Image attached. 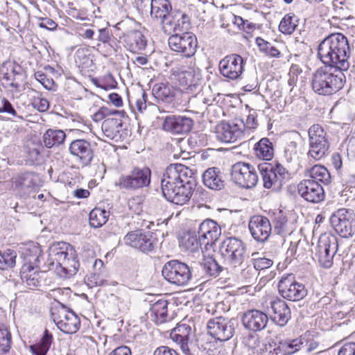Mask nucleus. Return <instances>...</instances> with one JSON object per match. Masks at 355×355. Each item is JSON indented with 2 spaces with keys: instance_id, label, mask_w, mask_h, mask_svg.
Here are the masks:
<instances>
[{
  "instance_id": "1",
  "label": "nucleus",
  "mask_w": 355,
  "mask_h": 355,
  "mask_svg": "<svg viewBox=\"0 0 355 355\" xmlns=\"http://www.w3.org/2000/svg\"><path fill=\"white\" fill-rule=\"evenodd\" d=\"M164 177L161 185L164 198L178 205L189 202L196 187L192 170L182 164H171L166 168Z\"/></svg>"
},
{
  "instance_id": "2",
  "label": "nucleus",
  "mask_w": 355,
  "mask_h": 355,
  "mask_svg": "<svg viewBox=\"0 0 355 355\" xmlns=\"http://www.w3.org/2000/svg\"><path fill=\"white\" fill-rule=\"evenodd\" d=\"M318 56L327 67L338 71H347L350 66V46L347 38L342 33H332L318 45Z\"/></svg>"
},
{
  "instance_id": "3",
  "label": "nucleus",
  "mask_w": 355,
  "mask_h": 355,
  "mask_svg": "<svg viewBox=\"0 0 355 355\" xmlns=\"http://www.w3.org/2000/svg\"><path fill=\"white\" fill-rule=\"evenodd\" d=\"M80 264L71 245L59 242L49 248V258L40 269L54 270L62 278L70 277L78 272Z\"/></svg>"
},
{
  "instance_id": "4",
  "label": "nucleus",
  "mask_w": 355,
  "mask_h": 355,
  "mask_svg": "<svg viewBox=\"0 0 355 355\" xmlns=\"http://www.w3.org/2000/svg\"><path fill=\"white\" fill-rule=\"evenodd\" d=\"M324 66L318 69L312 76L311 87L320 95H331L339 91L344 85L345 76L342 71Z\"/></svg>"
},
{
  "instance_id": "5",
  "label": "nucleus",
  "mask_w": 355,
  "mask_h": 355,
  "mask_svg": "<svg viewBox=\"0 0 355 355\" xmlns=\"http://www.w3.org/2000/svg\"><path fill=\"white\" fill-rule=\"evenodd\" d=\"M246 246L243 241L232 236L224 239L218 248V254L225 265L233 267L240 266L245 258Z\"/></svg>"
},
{
  "instance_id": "6",
  "label": "nucleus",
  "mask_w": 355,
  "mask_h": 355,
  "mask_svg": "<svg viewBox=\"0 0 355 355\" xmlns=\"http://www.w3.org/2000/svg\"><path fill=\"white\" fill-rule=\"evenodd\" d=\"M196 269L198 268L194 265L189 266L178 260H171L164 264L162 273L164 279L171 284L184 286L196 274Z\"/></svg>"
},
{
  "instance_id": "7",
  "label": "nucleus",
  "mask_w": 355,
  "mask_h": 355,
  "mask_svg": "<svg viewBox=\"0 0 355 355\" xmlns=\"http://www.w3.org/2000/svg\"><path fill=\"white\" fill-rule=\"evenodd\" d=\"M151 170L147 166H135L128 175H121L117 185L122 189L136 191L149 187Z\"/></svg>"
},
{
  "instance_id": "8",
  "label": "nucleus",
  "mask_w": 355,
  "mask_h": 355,
  "mask_svg": "<svg viewBox=\"0 0 355 355\" xmlns=\"http://www.w3.org/2000/svg\"><path fill=\"white\" fill-rule=\"evenodd\" d=\"M238 325L236 318L216 317L208 321V334L216 340L225 342L234 336Z\"/></svg>"
},
{
  "instance_id": "9",
  "label": "nucleus",
  "mask_w": 355,
  "mask_h": 355,
  "mask_svg": "<svg viewBox=\"0 0 355 355\" xmlns=\"http://www.w3.org/2000/svg\"><path fill=\"white\" fill-rule=\"evenodd\" d=\"M168 44L171 51L187 58L196 54L198 47L197 37L191 32L175 33L171 35L168 37Z\"/></svg>"
},
{
  "instance_id": "10",
  "label": "nucleus",
  "mask_w": 355,
  "mask_h": 355,
  "mask_svg": "<svg viewBox=\"0 0 355 355\" xmlns=\"http://www.w3.org/2000/svg\"><path fill=\"white\" fill-rule=\"evenodd\" d=\"M40 252V249L36 248L35 255L33 257V259L29 258L28 262L23 265L20 272L22 282L30 289H34L41 285L40 272L47 271L40 269V267H42V265H40L41 260H44L43 255Z\"/></svg>"
},
{
  "instance_id": "11",
  "label": "nucleus",
  "mask_w": 355,
  "mask_h": 355,
  "mask_svg": "<svg viewBox=\"0 0 355 355\" xmlns=\"http://www.w3.org/2000/svg\"><path fill=\"white\" fill-rule=\"evenodd\" d=\"M59 307L52 311V318L58 328L65 334H75L80 328V320L78 315L64 304L58 302Z\"/></svg>"
},
{
  "instance_id": "12",
  "label": "nucleus",
  "mask_w": 355,
  "mask_h": 355,
  "mask_svg": "<svg viewBox=\"0 0 355 355\" xmlns=\"http://www.w3.org/2000/svg\"><path fill=\"white\" fill-rule=\"evenodd\" d=\"M331 225L343 238L352 237L355 234V215L352 210L340 209L329 219Z\"/></svg>"
},
{
  "instance_id": "13",
  "label": "nucleus",
  "mask_w": 355,
  "mask_h": 355,
  "mask_svg": "<svg viewBox=\"0 0 355 355\" xmlns=\"http://www.w3.org/2000/svg\"><path fill=\"white\" fill-rule=\"evenodd\" d=\"M338 248L337 238L333 235L324 234L320 236L315 256L319 263L325 268L333 265V259Z\"/></svg>"
},
{
  "instance_id": "14",
  "label": "nucleus",
  "mask_w": 355,
  "mask_h": 355,
  "mask_svg": "<svg viewBox=\"0 0 355 355\" xmlns=\"http://www.w3.org/2000/svg\"><path fill=\"white\" fill-rule=\"evenodd\" d=\"M230 175L232 181L242 188H253L258 182L254 167L245 162H239L232 165Z\"/></svg>"
},
{
  "instance_id": "15",
  "label": "nucleus",
  "mask_w": 355,
  "mask_h": 355,
  "mask_svg": "<svg viewBox=\"0 0 355 355\" xmlns=\"http://www.w3.org/2000/svg\"><path fill=\"white\" fill-rule=\"evenodd\" d=\"M277 288L279 295L289 301H300L307 295L305 286L296 282L292 274L283 276L278 283Z\"/></svg>"
},
{
  "instance_id": "16",
  "label": "nucleus",
  "mask_w": 355,
  "mask_h": 355,
  "mask_svg": "<svg viewBox=\"0 0 355 355\" xmlns=\"http://www.w3.org/2000/svg\"><path fill=\"white\" fill-rule=\"evenodd\" d=\"M323 128L318 124L311 125L309 130L310 150L307 155L314 160L322 158L328 150L329 144Z\"/></svg>"
},
{
  "instance_id": "17",
  "label": "nucleus",
  "mask_w": 355,
  "mask_h": 355,
  "mask_svg": "<svg viewBox=\"0 0 355 355\" xmlns=\"http://www.w3.org/2000/svg\"><path fill=\"white\" fill-rule=\"evenodd\" d=\"M123 241L126 245L145 253L152 252L157 245V238L155 233L143 232L141 230L128 233L123 238Z\"/></svg>"
},
{
  "instance_id": "18",
  "label": "nucleus",
  "mask_w": 355,
  "mask_h": 355,
  "mask_svg": "<svg viewBox=\"0 0 355 355\" xmlns=\"http://www.w3.org/2000/svg\"><path fill=\"white\" fill-rule=\"evenodd\" d=\"M220 73L225 78L235 80L241 76L244 71V60L239 54L226 55L219 62Z\"/></svg>"
},
{
  "instance_id": "19",
  "label": "nucleus",
  "mask_w": 355,
  "mask_h": 355,
  "mask_svg": "<svg viewBox=\"0 0 355 355\" xmlns=\"http://www.w3.org/2000/svg\"><path fill=\"white\" fill-rule=\"evenodd\" d=\"M17 194L21 198H35L37 189L34 175L29 172L21 173L12 178Z\"/></svg>"
},
{
  "instance_id": "20",
  "label": "nucleus",
  "mask_w": 355,
  "mask_h": 355,
  "mask_svg": "<svg viewBox=\"0 0 355 355\" xmlns=\"http://www.w3.org/2000/svg\"><path fill=\"white\" fill-rule=\"evenodd\" d=\"M298 194L306 201L319 203L324 200L322 186L315 180L304 179L297 184Z\"/></svg>"
},
{
  "instance_id": "21",
  "label": "nucleus",
  "mask_w": 355,
  "mask_h": 355,
  "mask_svg": "<svg viewBox=\"0 0 355 355\" xmlns=\"http://www.w3.org/2000/svg\"><path fill=\"white\" fill-rule=\"evenodd\" d=\"M198 234L204 243L205 250L214 248L221 236V228L214 220L207 218L200 223Z\"/></svg>"
},
{
  "instance_id": "22",
  "label": "nucleus",
  "mask_w": 355,
  "mask_h": 355,
  "mask_svg": "<svg viewBox=\"0 0 355 355\" xmlns=\"http://www.w3.org/2000/svg\"><path fill=\"white\" fill-rule=\"evenodd\" d=\"M69 150L83 167L90 166L94 155L89 141L80 139L73 140L69 144Z\"/></svg>"
},
{
  "instance_id": "23",
  "label": "nucleus",
  "mask_w": 355,
  "mask_h": 355,
  "mask_svg": "<svg viewBox=\"0 0 355 355\" xmlns=\"http://www.w3.org/2000/svg\"><path fill=\"white\" fill-rule=\"evenodd\" d=\"M193 120L185 116L168 115L162 123V129L174 135H184L189 132L193 126Z\"/></svg>"
},
{
  "instance_id": "24",
  "label": "nucleus",
  "mask_w": 355,
  "mask_h": 355,
  "mask_svg": "<svg viewBox=\"0 0 355 355\" xmlns=\"http://www.w3.org/2000/svg\"><path fill=\"white\" fill-rule=\"evenodd\" d=\"M172 74L175 80L184 89L191 92H196L200 86L202 76L198 69L189 68L187 70L171 69Z\"/></svg>"
},
{
  "instance_id": "25",
  "label": "nucleus",
  "mask_w": 355,
  "mask_h": 355,
  "mask_svg": "<svg viewBox=\"0 0 355 355\" xmlns=\"http://www.w3.org/2000/svg\"><path fill=\"white\" fill-rule=\"evenodd\" d=\"M268 316L264 312L257 310H248L243 313L241 322L245 329L257 332L263 330L268 322Z\"/></svg>"
},
{
  "instance_id": "26",
  "label": "nucleus",
  "mask_w": 355,
  "mask_h": 355,
  "mask_svg": "<svg viewBox=\"0 0 355 355\" xmlns=\"http://www.w3.org/2000/svg\"><path fill=\"white\" fill-rule=\"evenodd\" d=\"M248 227L252 237L258 242L266 241L270 236L272 230L269 220L262 216L252 217Z\"/></svg>"
},
{
  "instance_id": "27",
  "label": "nucleus",
  "mask_w": 355,
  "mask_h": 355,
  "mask_svg": "<svg viewBox=\"0 0 355 355\" xmlns=\"http://www.w3.org/2000/svg\"><path fill=\"white\" fill-rule=\"evenodd\" d=\"M194 335V331L189 324L182 320L178 323L170 334L171 338L180 345L182 352H189V341Z\"/></svg>"
},
{
  "instance_id": "28",
  "label": "nucleus",
  "mask_w": 355,
  "mask_h": 355,
  "mask_svg": "<svg viewBox=\"0 0 355 355\" xmlns=\"http://www.w3.org/2000/svg\"><path fill=\"white\" fill-rule=\"evenodd\" d=\"M239 123L221 122L216 126L217 139L225 143H234L243 136Z\"/></svg>"
},
{
  "instance_id": "29",
  "label": "nucleus",
  "mask_w": 355,
  "mask_h": 355,
  "mask_svg": "<svg viewBox=\"0 0 355 355\" xmlns=\"http://www.w3.org/2000/svg\"><path fill=\"white\" fill-rule=\"evenodd\" d=\"M194 266L197 267L196 269V274L195 276H200L205 274L209 277H218L220 272L225 268V266L222 263L216 260L213 255L203 254V259L198 263H193Z\"/></svg>"
},
{
  "instance_id": "30",
  "label": "nucleus",
  "mask_w": 355,
  "mask_h": 355,
  "mask_svg": "<svg viewBox=\"0 0 355 355\" xmlns=\"http://www.w3.org/2000/svg\"><path fill=\"white\" fill-rule=\"evenodd\" d=\"M270 304L271 320L279 327L286 326L291 317V309L287 303L280 298H277L271 301Z\"/></svg>"
},
{
  "instance_id": "31",
  "label": "nucleus",
  "mask_w": 355,
  "mask_h": 355,
  "mask_svg": "<svg viewBox=\"0 0 355 355\" xmlns=\"http://www.w3.org/2000/svg\"><path fill=\"white\" fill-rule=\"evenodd\" d=\"M173 11L168 0H151L150 17L154 21L159 22L162 28L171 17Z\"/></svg>"
},
{
  "instance_id": "32",
  "label": "nucleus",
  "mask_w": 355,
  "mask_h": 355,
  "mask_svg": "<svg viewBox=\"0 0 355 355\" xmlns=\"http://www.w3.org/2000/svg\"><path fill=\"white\" fill-rule=\"evenodd\" d=\"M189 17L179 10H174L162 30L164 33L184 32L189 28Z\"/></svg>"
},
{
  "instance_id": "33",
  "label": "nucleus",
  "mask_w": 355,
  "mask_h": 355,
  "mask_svg": "<svg viewBox=\"0 0 355 355\" xmlns=\"http://www.w3.org/2000/svg\"><path fill=\"white\" fill-rule=\"evenodd\" d=\"M225 174L217 167L207 168L202 174L204 184L208 188L220 191L225 188Z\"/></svg>"
},
{
  "instance_id": "34",
  "label": "nucleus",
  "mask_w": 355,
  "mask_h": 355,
  "mask_svg": "<svg viewBox=\"0 0 355 355\" xmlns=\"http://www.w3.org/2000/svg\"><path fill=\"white\" fill-rule=\"evenodd\" d=\"M257 168L263 180V185L266 189H280L282 184L277 177V174L273 170V166L268 162L259 164Z\"/></svg>"
},
{
  "instance_id": "35",
  "label": "nucleus",
  "mask_w": 355,
  "mask_h": 355,
  "mask_svg": "<svg viewBox=\"0 0 355 355\" xmlns=\"http://www.w3.org/2000/svg\"><path fill=\"white\" fill-rule=\"evenodd\" d=\"M168 304L166 300L160 299L150 304V315L156 324H162L170 320L168 315Z\"/></svg>"
},
{
  "instance_id": "36",
  "label": "nucleus",
  "mask_w": 355,
  "mask_h": 355,
  "mask_svg": "<svg viewBox=\"0 0 355 355\" xmlns=\"http://www.w3.org/2000/svg\"><path fill=\"white\" fill-rule=\"evenodd\" d=\"M123 122L120 119L107 118L102 123L101 128L105 136L111 139L118 141L121 137Z\"/></svg>"
},
{
  "instance_id": "37",
  "label": "nucleus",
  "mask_w": 355,
  "mask_h": 355,
  "mask_svg": "<svg viewBox=\"0 0 355 355\" xmlns=\"http://www.w3.org/2000/svg\"><path fill=\"white\" fill-rule=\"evenodd\" d=\"M125 42L129 50L132 53H138L145 49L146 40L139 31H130L125 36Z\"/></svg>"
},
{
  "instance_id": "38",
  "label": "nucleus",
  "mask_w": 355,
  "mask_h": 355,
  "mask_svg": "<svg viewBox=\"0 0 355 355\" xmlns=\"http://www.w3.org/2000/svg\"><path fill=\"white\" fill-rule=\"evenodd\" d=\"M9 67L10 71L5 73L2 79L8 82L11 87L18 90L26 78L25 73L19 65L10 64Z\"/></svg>"
},
{
  "instance_id": "39",
  "label": "nucleus",
  "mask_w": 355,
  "mask_h": 355,
  "mask_svg": "<svg viewBox=\"0 0 355 355\" xmlns=\"http://www.w3.org/2000/svg\"><path fill=\"white\" fill-rule=\"evenodd\" d=\"M256 156L263 160L270 161L274 156V147L268 138L263 137L254 146Z\"/></svg>"
},
{
  "instance_id": "40",
  "label": "nucleus",
  "mask_w": 355,
  "mask_h": 355,
  "mask_svg": "<svg viewBox=\"0 0 355 355\" xmlns=\"http://www.w3.org/2000/svg\"><path fill=\"white\" fill-rule=\"evenodd\" d=\"M305 175L310 178L309 180H315L317 182H321L324 185H328L331 183V175L329 171L324 166L315 165L309 168H307L305 172Z\"/></svg>"
},
{
  "instance_id": "41",
  "label": "nucleus",
  "mask_w": 355,
  "mask_h": 355,
  "mask_svg": "<svg viewBox=\"0 0 355 355\" xmlns=\"http://www.w3.org/2000/svg\"><path fill=\"white\" fill-rule=\"evenodd\" d=\"M152 93L159 101L170 104L174 101L175 92L173 87L164 83H157L153 87Z\"/></svg>"
},
{
  "instance_id": "42",
  "label": "nucleus",
  "mask_w": 355,
  "mask_h": 355,
  "mask_svg": "<svg viewBox=\"0 0 355 355\" xmlns=\"http://www.w3.org/2000/svg\"><path fill=\"white\" fill-rule=\"evenodd\" d=\"M282 343L272 339L262 341L257 349V355H284Z\"/></svg>"
},
{
  "instance_id": "43",
  "label": "nucleus",
  "mask_w": 355,
  "mask_h": 355,
  "mask_svg": "<svg viewBox=\"0 0 355 355\" xmlns=\"http://www.w3.org/2000/svg\"><path fill=\"white\" fill-rule=\"evenodd\" d=\"M65 138L66 134L63 130L49 129L44 134L43 141L46 148H51L63 144Z\"/></svg>"
},
{
  "instance_id": "44",
  "label": "nucleus",
  "mask_w": 355,
  "mask_h": 355,
  "mask_svg": "<svg viewBox=\"0 0 355 355\" xmlns=\"http://www.w3.org/2000/svg\"><path fill=\"white\" fill-rule=\"evenodd\" d=\"M75 62L80 71H89L93 65V60L86 48L78 49L75 53Z\"/></svg>"
},
{
  "instance_id": "45",
  "label": "nucleus",
  "mask_w": 355,
  "mask_h": 355,
  "mask_svg": "<svg viewBox=\"0 0 355 355\" xmlns=\"http://www.w3.org/2000/svg\"><path fill=\"white\" fill-rule=\"evenodd\" d=\"M108 212L105 209L94 208L89 213V225L94 228L102 227L108 220Z\"/></svg>"
},
{
  "instance_id": "46",
  "label": "nucleus",
  "mask_w": 355,
  "mask_h": 355,
  "mask_svg": "<svg viewBox=\"0 0 355 355\" xmlns=\"http://www.w3.org/2000/svg\"><path fill=\"white\" fill-rule=\"evenodd\" d=\"M297 22V17L293 13H288L281 20L279 29L284 34L291 35L295 31Z\"/></svg>"
},
{
  "instance_id": "47",
  "label": "nucleus",
  "mask_w": 355,
  "mask_h": 355,
  "mask_svg": "<svg viewBox=\"0 0 355 355\" xmlns=\"http://www.w3.org/2000/svg\"><path fill=\"white\" fill-rule=\"evenodd\" d=\"M17 252L10 249L0 251V270H6L13 268L16 264Z\"/></svg>"
},
{
  "instance_id": "48",
  "label": "nucleus",
  "mask_w": 355,
  "mask_h": 355,
  "mask_svg": "<svg viewBox=\"0 0 355 355\" xmlns=\"http://www.w3.org/2000/svg\"><path fill=\"white\" fill-rule=\"evenodd\" d=\"M284 355H291L300 349H304L305 338H298L290 341H284Z\"/></svg>"
},
{
  "instance_id": "49",
  "label": "nucleus",
  "mask_w": 355,
  "mask_h": 355,
  "mask_svg": "<svg viewBox=\"0 0 355 355\" xmlns=\"http://www.w3.org/2000/svg\"><path fill=\"white\" fill-rule=\"evenodd\" d=\"M256 44L259 46L261 51L266 53L267 55L272 58L279 57V51L272 45L270 42H268L263 38L258 37L256 39Z\"/></svg>"
},
{
  "instance_id": "50",
  "label": "nucleus",
  "mask_w": 355,
  "mask_h": 355,
  "mask_svg": "<svg viewBox=\"0 0 355 355\" xmlns=\"http://www.w3.org/2000/svg\"><path fill=\"white\" fill-rule=\"evenodd\" d=\"M12 344V336L8 328L3 325L0 326V351L8 352Z\"/></svg>"
},
{
  "instance_id": "51",
  "label": "nucleus",
  "mask_w": 355,
  "mask_h": 355,
  "mask_svg": "<svg viewBox=\"0 0 355 355\" xmlns=\"http://www.w3.org/2000/svg\"><path fill=\"white\" fill-rule=\"evenodd\" d=\"M272 223L274 225L275 232L277 234H282L285 232L287 218L282 211H279L277 213L274 214Z\"/></svg>"
},
{
  "instance_id": "52",
  "label": "nucleus",
  "mask_w": 355,
  "mask_h": 355,
  "mask_svg": "<svg viewBox=\"0 0 355 355\" xmlns=\"http://www.w3.org/2000/svg\"><path fill=\"white\" fill-rule=\"evenodd\" d=\"M187 250L195 252L199 250L200 248L202 249V246L204 245L202 240L200 239L199 235H191L188 237L184 243Z\"/></svg>"
},
{
  "instance_id": "53",
  "label": "nucleus",
  "mask_w": 355,
  "mask_h": 355,
  "mask_svg": "<svg viewBox=\"0 0 355 355\" xmlns=\"http://www.w3.org/2000/svg\"><path fill=\"white\" fill-rule=\"evenodd\" d=\"M238 123L241 128V130H243V135L246 129H255L258 125L257 120L253 114H249L248 116L245 123L242 120L238 121Z\"/></svg>"
},
{
  "instance_id": "54",
  "label": "nucleus",
  "mask_w": 355,
  "mask_h": 355,
  "mask_svg": "<svg viewBox=\"0 0 355 355\" xmlns=\"http://www.w3.org/2000/svg\"><path fill=\"white\" fill-rule=\"evenodd\" d=\"M32 106L39 112H44L49 110V103L47 99L41 97H35L32 100Z\"/></svg>"
},
{
  "instance_id": "55",
  "label": "nucleus",
  "mask_w": 355,
  "mask_h": 355,
  "mask_svg": "<svg viewBox=\"0 0 355 355\" xmlns=\"http://www.w3.org/2000/svg\"><path fill=\"white\" fill-rule=\"evenodd\" d=\"M53 342V335L48 329H45L43 336L37 345L40 349L49 351Z\"/></svg>"
},
{
  "instance_id": "56",
  "label": "nucleus",
  "mask_w": 355,
  "mask_h": 355,
  "mask_svg": "<svg viewBox=\"0 0 355 355\" xmlns=\"http://www.w3.org/2000/svg\"><path fill=\"white\" fill-rule=\"evenodd\" d=\"M0 113H7L19 119H23V117L17 114L12 105L6 98L2 100V105L0 107Z\"/></svg>"
},
{
  "instance_id": "57",
  "label": "nucleus",
  "mask_w": 355,
  "mask_h": 355,
  "mask_svg": "<svg viewBox=\"0 0 355 355\" xmlns=\"http://www.w3.org/2000/svg\"><path fill=\"white\" fill-rule=\"evenodd\" d=\"M254 268L257 270H261L272 266L273 261L265 257H259L252 259Z\"/></svg>"
},
{
  "instance_id": "58",
  "label": "nucleus",
  "mask_w": 355,
  "mask_h": 355,
  "mask_svg": "<svg viewBox=\"0 0 355 355\" xmlns=\"http://www.w3.org/2000/svg\"><path fill=\"white\" fill-rule=\"evenodd\" d=\"M113 114H121V112L118 110L110 111L108 108L103 107L93 115L92 119L94 121L98 122L103 120L107 116Z\"/></svg>"
},
{
  "instance_id": "59",
  "label": "nucleus",
  "mask_w": 355,
  "mask_h": 355,
  "mask_svg": "<svg viewBox=\"0 0 355 355\" xmlns=\"http://www.w3.org/2000/svg\"><path fill=\"white\" fill-rule=\"evenodd\" d=\"M273 170L282 184H285V181L289 179V173L282 164L277 163L275 166H273Z\"/></svg>"
},
{
  "instance_id": "60",
  "label": "nucleus",
  "mask_w": 355,
  "mask_h": 355,
  "mask_svg": "<svg viewBox=\"0 0 355 355\" xmlns=\"http://www.w3.org/2000/svg\"><path fill=\"white\" fill-rule=\"evenodd\" d=\"M338 355H355V343H345L339 349Z\"/></svg>"
},
{
  "instance_id": "61",
  "label": "nucleus",
  "mask_w": 355,
  "mask_h": 355,
  "mask_svg": "<svg viewBox=\"0 0 355 355\" xmlns=\"http://www.w3.org/2000/svg\"><path fill=\"white\" fill-rule=\"evenodd\" d=\"M153 355H179V354L167 346H160L155 350Z\"/></svg>"
},
{
  "instance_id": "62",
  "label": "nucleus",
  "mask_w": 355,
  "mask_h": 355,
  "mask_svg": "<svg viewBox=\"0 0 355 355\" xmlns=\"http://www.w3.org/2000/svg\"><path fill=\"white\" fill-rule=\"evenodd\" d=\"M35 76L37 80H38L46 89H50L51 86L53 83L52 81L49 80L46 74L42 72H37L35 73Z\"/></svg>"
},
{
  "instance_id": "63",
  "label": "nucleus",
  "mask_w": 355,
  "mask_h": 355,
  "mask_svg": "<svg viewBox=\"0 0 355 355\" xmlns=\"http://www.w3.org/2000/svg\"><path fill=\"white\" fill-rule=\"evenodd\" d=\"M191 139H195V142L198 146L207 144V135L204 133L196 132L191 137Z\"/></svg>"
},
{
  "instance_id": "64",
  "label": "nucleus",
  "mask_w": 355,
  "mask_h": 355,
  "mask_svg": "<svg viewBox=\"0 0 355 355\" xmlns=\"http://www.w3.org/2000/svg\"><path fill=\"white\" fill-rule=\"evenodd\" d=\"M110 355H132V353L129 347L121 346L114 349Z\"/></svg>"
}]
</instances>
